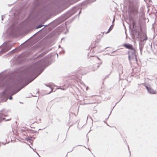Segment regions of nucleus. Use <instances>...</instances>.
<instances>
[{
    "instance_id": "1a4fd4ad",
    "label": "nucleus",
    "mask_w": 157,
    "mask_h": 157,
    "mask_svg": "<svg viewBox=\"0 0 157 157\" xmlns=\"http://www.w3.org/2000/svg\"><path fill=\"white\" fill-rule=\"evenodd\" d=\"M138 24L140 31L141 32L142 31V28L144 25V23L142 20L139 19L138 20Z\"/></svg>"
},
{
    "instance_id": "cd10ccee",
    "label": "nucleus",
    "mask_w": 157,
    "mask_h": 157,
    "mask_svg": "<svg viewBox=\"0 0 157 157\" xmlns=\"http://www.w3.org/2000/svg\"><path fill=\"white\" fill-rule=\"evenodd\" d=\"M108 77H109V75H106V76L105 77V78L104 79H106V78H108Z\"/></svg>"
},
{
    "instance_id": "de8ad7c7",
    "label": "nucleus",
    "mask_w": 157,
    "mask_h": 157,
    "mask_svg": "<svg viewBox=\"0 0 157 157\" xmlns=\"http://www.w3.org/2000/svg\"><path fill=\"white\" fill-rule=\"evenodd\" d=\"M128 150H129V146H128Z\"/></svg>"
},
{
    "instance_id": "3c124183",
    "label": "nucleus",
    "mask_w": 157,
    "mask_h": 157,
    "mask_svg": "<svg viewBox=\"0 0 157 157\" xmlns=\"http://www.w3.org/2000/svg\"><path fill=\"white\" fill-rule=\"evenodd\" d=\"M41 129H38V130H41Z\"/></svg>"
},
{
    "instance_id": "dca6fc26",
    "label": "nucleus",
    "mask_w": 157,
    "mask_h": 157,
    "mask_svg": "<svg viewBox=\"0 0 157 157\" xmlns=\"http://www.w3.org/2000/svg\"><path fill=\"white\" fill-rule=\"evenodd\" d=\"M68 23V21H66L65 24H63L61 26L60 28H61V31H63V30H64L65 28H66V25H67V23Z\"/></svg>"
},
{
    "instance_id": "49530a36",
    "label": "nucleus",
    "mask_w": 157,
    "mask_h": 157,
    "mask_svg": "<svg viewBox=\"0 0 157 157\" xmlns=\"http://www.w3.org/2000/svg\"><path fill=\"white\" fill-rule=\"evenodd\" d=\"M99 67V65H98V66H97V67H98H98Z\"/></svg>"
},
{
    "instance_id": "ea45409f",
    "label": "nucleus",
    "mask_w": 157,
    "mask_h": 157,
    "mask_svg": "<svg viewBox=\"0 0 157 157\" xmlns=\"http://www.w3.org/2000/svg\"><path fill=\"white\" fill-rule=\"evenodd\" d=\"M2 20H3V19L2 18Z\"/></svg>"
},
{
    "instance_id": "f3484780",
    "label": "nucleus",
    "mask_w": 157,
    "mask_h": 157,
    "mask_svg": "<svg viewBox=\"0 0 157 157\" xmlns=\"http://www.w3.org/2000/svg\"><path fill=\"white\" fill-rule=\"evenodd\" d=\"M45 85L49 87L50 88H51V91L49 93V94H50L51 92H53L55 91L56 90H54V89L51 86H50L49 85L45 84Z\"/></svg>"
},
{
    "instance_id": "393cba45",
    "label": "nucleus",
    "mask_w": 157,
    "mask_h": 157,
    "mask_svg": "<svg viewBox=\"0 0 157 157\" xmlns=\"http://www.w3.org/2000/svg\"><path fill=\"white\" fill-rule=\"evenodd\" d=\"M132 25H133V26H135V25H136V23L134 21H133L132 22Z\"/></svg>"
},
{
    "instance_id": "6e6d98bb",
    "label": "nucleus",
    "mask_w": 157,
    "mask_h": 157,
    "mask_svg": "<svg viewBox=\"0 0 157 157\" xmlns=\"http://www.w3.org/2000/svg\"><path fill=\"white\" fill-rule=\"evenodd\" d=\"M58 136L57 137V140L58 139Z\"/></svg>"
},
{
    "instance_id": "473e14b6",
    "label": "nucleus",
    "mask_w": 157,
    "mask_h": 157,
    "mask_svg": "<svg viewBox=\"0 0 157 157\" xmlns=\"http://www.w3.org/2000/svg\"><path fill=\"white\" fill-rule=\"evenodd\" d=\"M117 50H118V49H117V50H115V51H113V52H112V53H113V52H116V51H117Z\"/></svg>"
},
{
    "instance_id": "a211bd4d",
    "label": "nucleus",
    "mask_w": 157,
    "mask_h": 157,
    "mask_svg": "<svg viewBox=\"0 0 157 157\" xmlns=\"http://www.w3.org/2000/svg\"><path fill=\"white\" fill-rule=\"evenodd\" d=\"M44 26V25H43L41 24L39 25L38 26H36V29H38V28H40L41 27H42Z\"/></svg>"
},
{
    "instance_id": "72a5a7b5",
    "label": "nucleus",
    "mask_w": 157,
    "mask_h": 157,
    "mask_svg": "<svg viewBox=\"0 0 157 157\" xmlns=\"http://www.w3.org/2000/svg\"><path fill=\"white\" fill-rule=\"evenodd\" d=\"M44 28H43L41 29V30H40V31H39L37 32H36V33H35V34H36V33H38L39 31H41V30H42V29H43Z\"/></svg>"
},
{
    "instance_id": "9b49d317",
    "label": "nucleus",
    "mask_w": 157,
    "mask_h": 157,
    "mask_svg": "<svg viewBox=\"0 0 157 157\" xmlns=\"http://www.w3.org/2000/svg\"><path fill=\"white\" fill-rule=\"evenodd\" d=\"M50 51V50L49 49H48L47 50H45L44 52H43L40 54L39 55L36 57V58L39 59L41 57H43L44 55H46L47 53L49 51Z\"/></svg>"
},
{
    "instance_id": "4be33fe9",
    "label": "nucleus",
    "mask_w": 157,
    "mask_h": 157,
    "mask_svg": "<svg viewBox=\"0 0 157 157\" xmlns=\"http://www.w3.org/2000/svg\"><path fill=\"white\" fill-rule=\"evenodd\" d=\"M29 131L32 132V133H35L37 132L36 131L33 130L32 129L30 130ZM38 132H38L37 133H38Z\"/></svg>"
},
{
    "instance_id": "f03ea898",
    "label": "nucleus",
    "mask_w": 157,
    "mask_h": 157,
    "mask_svg": "<svg viewBox=\"0 0 157 157\" xmlns=\"http://www.w3.org/2000/svg\"><path fill=\"white\" fill-rule=\"evenodd\" d=\"M79 8H80L78 6L73 7L61 17L54 21V22L56 23V25H58L61 23L75 13L79 10Z\"/></svg>"
},
{
    "instance_id": "20e7f679",
    "label": "nucleus",
    "mask_w": 157,
    "mask_h": 157,
    "mask_svg": "<svg viewBox=\"0 0 157 157\" xmlns=\"http://www.w3.org/2000/svg\"><path fill=\"white\" fill-rule=\"evenodd\" d=\"M145 87L147 93L150 94H155L157 93V91L153 90L151 86V85L147 82H144L142 84Z\"/></svg>"
},
{
    "instance_id": "c03bdc74",
    "label": "nucleus",
    "mask_w": 157,
    "mask_h": 157,
    "mask_svg": "<svg viewBox=\"0 0 157 157\" xmlns=\"http://www.w3.org/2000/svg\"><path fill=\"white\" fill-rule=\"evenodd\" d=\"M129 153H130V155H131V153L130 152V151H129Z\"/></svg>"
},
{
    "instance_id": "a18cd8bd",
    "label": "nucleus",
    "mask_w": 157,
    "mask_h": 157,
    "mask_svg": "<svg viewBox=\"0 0 157 157\" xmlns=\"http://www.w3.org/2000/svg\"><path fill=\"white\" fill-rule=\"evenodd\" d=\"M102 63V62H100V64H101Z\"/></svg>"
},
{
    "instance_id": "2eb2a0df",
    "label": "nucleus",
    "mask_w": 157,
    "mask_h": 157,
    "mask_svg": "<svg viewBox=\"0 0 157 157\" xmlns=\"http://www.w3.org/2000/svg\"><path fill=\"white\" fill-rule=\"evenodd\" d=\"M25 140L28 142H30L31 144L33 145V140L32 139V137H27L25 139Z\"/></svg>"
},
{
    "instance_id": "a19ab883",
    "label": "nucleus",
    "mask_w": 157,
    "mask_h": 157,
    "mask_svg": "<svg viewBox=\"0 0 157 157\" xmlns=\"http://www.w3.org/2000/svg\"><path fill=\"white\" fill-rule=\"evenodd\" d=\"M61 53H62L61 52H59V54H61Z\"/></svg>"
},
{
    "instance_id": "aec40b11",
    "label": "nucleus",
    "mask_w": 157,
    "mask_h": 157,
    "mask_svg": "<svg viewBox=\"0 0 157 157\" xmlns=\"http://www.w3.org/2000/svg\"><path fill=\"white\" fill-rule=\"evenodd\" d=\"M108 48V47H106L105 48H103V49H102V50H98V52H101L102 51H104L107 48Z\"/></svg>"
},
{
    "instance_id": "4468645a",
    "label": "nucleus",
    "mask_w": 157,
    "mask_h": 157,
    "mask_svg": "<svg viewBox=\"0 0 157 157\" xmlns=\"http://www.w3.org/2000/svg\"><path fill=\"white\" fill-rule=\"evenodd\" d=\"M123 67L122 66L120 65H119L118 67V72L119 73V76H120L123 73V70H122Z\"/></svg>"
},
{
    "instance_id": "e433bc0d",
    "label": "nucleus",
    "mask_w": 157,
    "mask_h": 157,
    "mask_svg": "<svg viewBox=\"0 0 157 157\" xmlns=\"http://www.w3.org/2000/svg\"><path fill=\"white\" fill-rule=\"evenodd\" d=\"M32 149L34 151V150H35V149H34L33 148H32Z\"/></svg>"
},
{
    "instance_id": "0eeeda50",
    "label": "nucleus",
    "mask_w": 157,
    "mask_h": 157,
    "mask_svg": "<svg viewBox=\"0 0 157 157\" xmlns=\"http://www.w3.org/2000/svg\"><path fill=\"white\" fill-rule=\"evenodd\" d=\"M12 47L11 46L8 45L2 49L0 51V53L3 54L9 50Z\"/></svg>"
},
{
    "instance_id": "09e8293b",
    "label": "nucleus",
    "mask_w": 157,
    "mask_h": 157,
    "mask_svg": "<svg viewBox=\"0 0 157 157\" xmlns=\"http://www.w3.org/2000/svg\"><path fill=\"white\" fill-rule=\"evenodd\" d=\"M14 49H13V50H12V51H10V52H11L13 50H14Z\"/></svg>"
},
{
    "instance_id": "bb28decb",
    "label": "nucleus",
    "mask_w": 157,
    "mask_h": 157,
    "mask_svg": "<svg viewBox=\"0 0 157 157\" xmlns=\"http://www.w3.org/2000/svg\"><path fill=\"white\" fill-rule=\"evenodd\" d=\"M75 147H73V148H72V150H71L70 151H69V152H67V153H69V152H71L73 150V149H74V148H75Z\"/></svg>"
},
{
    "instance_id": "5fc2aeb1",
    "label": "nucleus",
    "mask_w": 157,
    "mask_h": 157,
    "mask_svg": "<svg viewBox=\"0 0 157 157\" xmlns=\"http://www.w3.org/2000/svg\"><path fill=\"white\" fill-rule=\"evenodd\" d=\"M67 31H68V29H67Z\"/></svg>"
},
{
    "instance_id": "c756f323",
    "label": "nucleus",
    "mask_w": 157,
    "mask_h": 157,
    "mask_svg": "<svg viewBox=\"0 0 157 157\" xmlns=\"http://www.w3.org/2000/svg\"><path fill=\"white\" fill-rule=\"evenodd\" d=\"M36 154L37 155H38V156L39 157H41L40 155H39V154L37 152H36Z\"/></svg>"
},
{
    "instance_id": "603ef678",
    "label": "nucleus",
    "mask_w": 157,
    "mask_h": 157,
    "mask_svg": "<svg viewBox=\"0 0 157 157\" xmlns=\"http://www.w3.org/2000/svg\"><path fill=\"white\" fill-rule=\"evenodd\" d=\"M23 143H26V142H23Z\"/></svg>"
},
{
    "instance_id": "864d4df0",
    "label": "nucleus",
    "mask_w": 157,
    "mask_h": 157,
    "mask_svg": "<svg viewBox=\"0 0 157 157\" xmlns=\"http://www.w3.org/2000/svg\"><path fill=\"white\" fill-rule=\"evenodd\" d=\"M109 116L108 117H107V119H108L109 118Z\"/></svg>"
},
{
    "instance_id": "f8f14e48",
    "label": "nucleus",
    "mask_w": 157,
    "mask_h": 157,
    "mask_svg": "<svg viewBox=\"0 0 157 157\" xmlns=\"http://www.w3.org/2000/svg\"><path fill=\"white\" fill-rule=\"evenodd\" d=\"M8 99V98L5 96L0 97V104L2 103L6 102Z\"/></svg>"
},
{
    "instance_id": "2f4dec72",
    "label": "nucleus",
    "mask_w": 157,
    "mask_h": 157,
    "mask_svg": "<svg viewBox=\"0 0 157 157\" xmlns=\"http://www.w3.org/2000/svg\"><path fill=\"white\" fill-rule=\"evenodd\" d=\"M27 144L29 146V147L30 148H32V147H31L30 145H29V144Z\"/></svg>"
},
{
    "instance_id": "e2e57ef3",
    "label": "nucleus",
    "mask_w": 157,
    "mask_h": 157,
    "mask_svg": "<svg viewBox=\"0 0 157 157\" xmlns=\"http://www.w3.org/2000/svg\"><path fill=\"white\" fill-rule=\"evenodd\" d=\"M94 157H95L94 156Z\"/></svg>"
},
{
    "instance_id": "f257e3e1",
    "label": "nucleus",
    "mask_w": 157,
    "mask_h": 157,
    "mask_svg": "<svg viewBox=\"0 0 157 157\" xmlns=\"http://www.w3.org/2000/svg\"><path fill=\"white\" fill-rule=\"evenodd\" d=\"M50 55H48L32 64L27 69L25 75L19 79L14 80L11 77H7L6 75L0 81V88L5 87L4 91L6 97L10 100L13 99L12 96L19 92L21 89L17 88L20 83L24 80H28L29 82L26 85L33 81L42 72L45 67L49 65L51 63Z\"/></svg>"
},
{
    "instance_id": "a878e982",
    "label": "nucleus",
    "mask_w": 157,
    "mask_h": 157,
    "mask_svg": "<svg viewBox=\"0 0 157 157\" xmlns=\"http://www.w3.org/2000/svg\"><path fill=\"white\" fill-rule=\"evenodd\" d=\"M94 45L93 46L94 48H96L97 47V46L96 45V43L94 41L93 42V44H94Z\"/></svg>"
},
{
    "instance_id": "79ce46f5",
    "label": "nucleus",
    "mask_w": 157,
    "mask_h": 157,
    "mask_svg": "<svg viewBox=\"0 0 157 157\" xmlns=\"http://www.w3.org/2000/svg\"><path fill=\"white\" fill-rule=\"evenodd\" d=\"M77 146H82V145H78Z\"/></svg>"
},
{
    "instance_id": "b1692460",
    "label": "nucleus",
    "mask_w": 157,
    "mask_h": 157,
    "mask_svg": "<svg viewBox=\"0 0 157 157\" xmlns=\"http://www.w3.org/2000/svg\"><path fill=\"white\" fill-rule=\"evenodd\" d=\"M112 29V28H110H110H109V29L108 30V31L106 33H108L110 32Z\"/></svg>"
},
{
    "instance_id": "7c9ffc66",
    "label": "nucleus",
    "mask_w": 157,
    "mask_h": 157,
    "mask_svg": "<svg viewBox=\"0 0 157 157\" xmlns=\"http://www.w3.org/2000/svg\"><path fill=\"white\" fill-rule=\"evenodd\" d=\"M10 120V119H6L5 120V121H7L9 120Z\"/></svg>"
},
{
    "instance_id": "9d476101",
    "label": "nucleus",
    "mask_w": 157,
    "mask_h": 157,
    "mask_svg": "<svg viewBox=\"0 0 157 157\" xmlns=\"http://www.w3.org/2000/svg\"><path fill=\"white\" fill-rule=\"evenodd\" d=\"M123 46L126 48L129 49L130 50L133 48V45L129 44L124 43Z\"/></svg>"
},
{
    "instance_id": "680f3d73",
    "label": "nucleus",
    "mask_w": 157,
    "mask_h": 157,
    "mask_svg": "<svg viewBox=\"0 0 157 157\" xmlns=\"http://www.w3.org/2000/svg\"><path fill=\"white\" fill-rule=\"evenodd\" d=\"M88 140H89V139H88L87 141H88Z\"/></svg>"
},
{
    "instance_id": "4c0bfd02",
    "label": "nucleus",
    "mask_w": 157,
    "mask_h": 157,
    "mask_svg": "<svg viewBox=\"0 0 157 157\" xmlns=\"http://www.w3.org/2000/svg\"><path fill=\"white\" fill-rule=\"evenodd\" d=\"M63 54H64L65 53V51L64 50H63Z\"/></svg>"
},
{
    "instance_id": "37998d69",
    "label": "nucleus",
    "mask_w": 157,
    "mask_h": 157,
    "mask_svg": "<svg viewBox=\"0 0 157 157\" xmlns=\"http://www.w3.org/2000/svg\"><path fill=\"white\" fill-rule=\"evenodd\" d=\"M61 89H62V90H65V89H64V88H63V89H62V88Z\"/></svg>"
},
{
    "instance_id": "f704fd0d",
    "label": "nucleus",
    "mask_w": 157,
    "mask_h": 157,
    "mask_svg": "<svg viewBox=\"0 0 157 157\" xmlns=\"http://www.w3.org/2000/svg\"><path fill=\"white\" fill-rule=\"evenodd\" d=\"M2 144H3L4 145H5L6 144V143L5 144H4V143L3 142L2 143Z\"/></svg>"
},
{
    "instance_id": "423d86ee",
    "label": "nucleus",
    "mask_w": 157,
    "mask_h": 157,
    "mask_svg": "<svg viewBox=\"0 0 157 157\" xmlns=\"http://www.w3.org/2000/svg\"><path fill=\"white\" fill-rule=\"evenodd\" d=\"M132 33L134 36L136 38L139 37L141 33L139 32L138 29L136 28H134L132 30Z\"/></svg>"
},
{
    "instance_id": "6ab92c4d",
    "label": "nucleus",
    "mask_w": 157,
    "mask_h": 157,
    "mask_svg": "<svg viewBox=\"0 0 157 157\" xmlns=\"http://www.w3.org/2000/svg\"><path fill=\"white\" fill-rule=\"evenodd\" d=\"M81 12H82V11H81V10H80L79 11L78 14H77V15H76V16H74V18H75L77 16H79V15L81 14Z\"/></svg>"
},
{
    "instance_id": "58836bf2",
    "label": "nucleus",
    "mask_w": 157,
    "mask_h": 157,
    "mask_svg": "<svg viewBox=\"0 0 157 157\" xmlns=\"http://www.w3.org/2000/svg\"><path fill=\"white\" fill-rule=\"evenodd\" d=\"M152 44L151 43V48H152Z\"/></svg>"
},
{
    "instance_id": "c9c22d12",
    "label": "nucleus",
    "mask_w": 157,
    "mask_h": 157,
    "mask_svg": "<svg viewBox=\"0 0 157 157\" xmlns=\"http://www.w3.org/2000/svg\"><path fill=\"white\" fill-rule=\"evenodd\" d=\"M97 59H98V60H100V58H98V57H97Z\"/></svg>"
},
{
    "instance_id": "7ed1b4c3",
    "label": "nucleus",
    "mask_w": 157,
    "mask_h": 157,
    "mask_svg": "<svg viewBox=\"0 0 157 157\" xmlns=\"http://www.w3.org/2000/svg\"><path fill=\"white\" fill-rule=\"evenodd\" d=\"M136 53V51L134 48L128 51V59L129 61L131 59H135L137 61V59Z\"/></svg>"
},
{
    "instance_id": "c85d7f7f",
    "label": "nucleus",
    "mask_w": 157,
    "mask_h": 157,
    "mask_svg": "<svg viewBox=\"0 0 157 157\" xmlns=\"http://www.w3.org/2000/svg\"><path fill=\"white\" fill-rule=\"evenodd\" d=\"M128 9L129 10H131V11L132 12V10L131 9V7L130 6H129V7H128Z\"/></svg>"
},
{
    "instance_id": "13d9d810",
    "label": "nucleus",
    "mask_w": 157,
    "mask_h": 157,
    "mask_svg": "<svg viewBox=\"0 0 157 157\" xmlns=\"http://www.w3.org/2000/svg\"><path fill=\"white\" fill-rule=\"evenodd\" d=\"M20 103H22V102H20Z\"/></svg>"
},
{
    "instance_id": "052dcab7",
    "label": "nucleus",
    "mask_w": 157,
    "mask_h": 157,
    "mask_svg": "<svg viewBox=\"0 0 157 157\" xmlns=\"http://www.w3.org/2000/svg\"><path fill=\"white\" fill-rule=\"evenodd\" d=\"M108 55H110V54H108Z\"/></svg>"
},
{
    "instance_id": "bf43d9fd",
    "label": "nucleus",
    "mask_w": 157,
    "mask_h": 157,
    "mask_svg": "<svg viewBox=\"0 0 157 157\" xmlns=\"http://www.w3.org/2000/svg\"><path fill=\"white\" fill-rule=\"evenodd\" d=\"M20 103H22V102H20Z\"/></svg>"
},
{
    "instance_id": "8fccbe9b",
    "label": "nucleus",
    "mask_w": 157,
    "mask_h": 157,
    "mask_svg": "<svg viewBox=\"0 0 157 157\" xmlns=\"http://www.w3.org/2000/svg\"><path fill=\"white\" fill-rule=\"evenodd\" d=\"M57 54V57H58V54Z\"/></svg>"
},
{
    "instance_id": "4d7b16f0",
    "label": "nucleus",
    "mask_w": 157,
    "mask_h": 157,
    "mask_svg": "<svg viewBox=\"0 0 157 157\" xmlns=\"http://www.w3.org/2000/svg\"><path fill=\"white\" fill-rule=\"evenodd\" d=\"M20 103H22V102H20Z\"/></svg>"
},
{
    "instance_id": "412c9836",
    "label": "nucleus",
    "mask_w": 157,
    "mask_h": 157,
    "mask_svg": "<svg viewBox=\"0 0 157 157\" xmlns=\"http://www.w3.org/2000/svg\"><path fill=\"white\" fill-rule=\"evenodd\" d=\"M121 98V99L119 100V101H118L117 102V103H116V104L113 107V109H112V110L111 111V112H110V114H109V116L111 114V113L112 111L113 110V109L115 107V105H116V104H117L118 102H119V101H120V100H121V98Z\"/></svg>"
},
{
    "instance_id": "ddd939ff",
    "label": "nucleus",
    "mask_w": 157,
    "mask_h": 157,
    "mask_svg": "<svg viewBox=\"0 0 157 157\" xmlns=\"http://www.w3.org/2000/svg\"><path fill=\"white\" fill-rule=\"evenodd\" d=\"M144 43L141 42H139V49L140 51V53L141 55H142V52L144 46Z\"/></svg>"
},
{
    "instance_id": "39448f33",
    "label": "nucleus",
    "mask_w": 157,
    "mask_h": 157,
    "mask_svg": "<svg viewBox=\"0 0 157 157\" xmlns=\"http://www.w3.org/2000/svg\"><path fill=\"white\" fill-rule=\"evenodd\" d=\"M139 36V37L137 38L139 39V42L145 44L146 41L148 39L146 34L143 32H142V33Z\"/></svg>"
},
{
    "instance_id": "6e6552de",
    "label": "nucleus",
    "mask_w": 157,
    "mask_h": 157,
    "mask_svg": "<svg viewBox=\"0 0 157 157\" xmlns=\"http://www.w3.org/2000/svg\"><path fill=\"white\" fill-rule=\"evenodd\" d=\"M4 109H2L0 111V122L5 119V117L7 115L4 113Z\"/></svg>"
},
{
    "instance_id": "5701e85b",
    "label": "nucleus",
    "mask_w": 157,
    "mask_h": 157,
    "mask_svg": "<svg viewBox=\"0 0 157 157\" xmlns=\"http://www.w3.org/2000/svg\"><path fill=\"white\" fill-rule=\"evenodd\" d=\"M153 45L155 47H156L157 48V41L154 43Z\"/></svg>"
}]
</instances>
